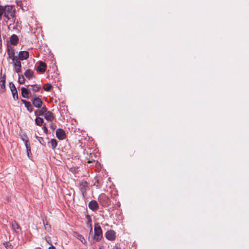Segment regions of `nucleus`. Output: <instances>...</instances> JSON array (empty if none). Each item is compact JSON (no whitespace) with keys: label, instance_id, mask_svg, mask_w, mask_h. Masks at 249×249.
Wrapping results in <instances>:
<instances>
[{"label":"nucleus","instance_id":"4","mask_svg":"<svg viewBox=\"0 0 249 249\" xmlns=\"http://www.w3.org/2000/svg\"><path fill=\"white\" fill-rule=\"evenodd\" d=\"M7 52L9 58L11 59L13 61H15L16 59H18L17 57L15 56L14 50L11 46H8Z\"/></svg>","mask_w":249,"mask_h":249},{"label":"nucleus","instance_id":"26","mask_svg":"<svg viewBox=\"0 0 249 249\" xmlns=\"http://www.w3.org/2000/svg\"><path fill=\"white\" fill-rule=\"evenodd\" d=\"M51 144L52 148L54 149L57 145V142L56 140L53 139L51 141Z\"/></svg>","mask_w":249,"mask_h":249},{"label":"nucleus","instance_id":"39","mask_svg":"<svg viewBox=\"0 0 249 249\" xmlns=\"http://www.w3.org/2000/svg\"><path fill=\"white\" fill-rule=\"evenodd\" d=\"M46 241L50 245H52L51 243H50L49 240H48L47 238H46Z\"/></svg>","mask_w":249,"mask_h":249},{"label":"nucleus","instance_id":"30","mask_svg":"<svg viewBox=\"0 0 249 249\" xmlns=\"http://www.w3.org/2000/svg\"><path fill=\"white\" fill-rule=\"evenodd\" d=\"M21 139L23 142V140H26L27 143H29L28 138L26 134H23L22 135H21Z\"/></svg>","mask_w":249,"mask_h":249},{"label":"nucleus","instance_id":"40","mask_svg":"<svg viewBox=\"0 0 249 249\" xmlns=\"http://www.w3.org/2000/svg\"><path fill=\"white\" fill-rule=\"evenodd\" d=\"M99 249H104V248H103V247H100V248H99Z\"/></svg>","mask_w":249,"mask_h":249},{"label":"nucleus","instance_id":"17","mask_svg":"<svg viewBox=\"0 0 249 249\" xmlns=\"http://www.w3.org/2000/svg\"><path fill=\"white\" fill-rule=\"evenodd\" d=\"M21 95L23 97L28 98L29 97V89L27 88L22 87L21 88Z\"/></svg>","mask_w":249,"mask_h":249},{"label":"nucleus","instance_id":"8","mask_svg":"<svg viewBox=\"0 0 249 249\" xmlns=\"http://www.w3.org/2000/svg\"><path fill=\"white\" fill-rule=\"evenodd\" d=\"M13 62L15 71L17 73L20 72L21 71V67L20 61L18 59H17L15 60V61H13Z\"/></svg>","mask_w":249,"mask_h":249},{"label":"nucleus","instance_id":"28","mask_svg":"<svg viewBox=\"0 0 249 249\" xmlns=\"http://www.w3.org/2000/svg\"><path fill=\"white\" fill-rule=\"evenodd\" d=\"M12 93L13 95V98L15 100H18V94L17 90L12 91Z\"/></svg>","mask_w":249,"mask_h":249},{"label":"nucleus","instance_id":"9","mask_svg":"<svg viewBox=\"0 0 249 249\" xmlns=\"http://www.w3.org/2000/svg\"><path fill=\"white\" fill-rule=\"evenodd\" d=\"M29 57V53L27 51H20L18 53V58L21 60L27 59Z\"/></svg>","mask_w":249,"mask_h":249},{"label":"nucleus","instance_id":"14","mask_svg":"<svg viewBox=\"0 0 249 249\" xmlns=\"http://www.w3.org/2000/svg\"><path fill=\"white\" fill-rule=\"evenodd\" d=\"M18 37L16 35H13L10 37V42L12 45H16L18 43Z\"/></svg>","mask_w":249,"mask_h":249},{"label":"nucleus","instance_id":"38","mask_svg":"<svg viewBox=\"0 0 249 249\" xmlns=\"http://www.w3.org/2000/svg\"><path fill=\"white\" fill-rule=\"evenodd\" d=\"M113 249H122L117 246H115L113 247Z\"/></svg>","mask_w":249,"mask_h":249},{"label":"nucleus","instance_id":"1","mask_svg":"<svg viewBox=\"0 0 249 249\" xmlns=\"http://www.w3.org/2000/svg\"><path fill=\"white\" fill-rule=\"evenodd\" d=\"M15 14L16 9L14 6L0 5V20L2 19V17L3 15L4 20L8 26L11 25L15 22Z\"/></svg>","mask_w":249,"mask_h":249},{"label":"nucleus","instance_id":"21","mask_svg":"<svg viewBox=\"0 0 249 249\" xmlns=\"http://www.w3.org/2000/svg\"><path fill=\"white\" fill-rule=\"evenodd\" d=\"M25 76L28 79H30L33 75V72L31 70H27L24 73Z\"/></svg>","mask_w":249,"mask_h":249},{"label":"nucleus","instance_id":"12","mask_svg":"<svg viewBox=\"0 0 249 249\" xmlns=\"http://www.w3.org/2000/svg\"><path fill=\"white\" fill-rule=\"evenodd\" d=\"M47 111L46 107H42L40 109L35 111V114L36 116H44L45 113Z\"/></svg>","mask_w":249,"mask_h":249},{"label":"nucleus","instance_id":"32","mask_svg":"<svg viewBox=\"0 0 249 249\" xmlns=\"http://www.w3.org/2000/svg\"><path fill=\"white\" fill-rule=\"evenodd\" d=\"M36 138L37 139L38 141L40 142V143H41V144H43V142L44 141L43 138L36 136Z\"/></svg>","mask_w":249,"mask_h":249},{"label":"nucleus","instance_id":"27","mask_svg":"<svg viewBox=\"0 0 249 249\" xmlns=\"http://www.w3.org/2000/svg\"><path fill=\"white\" fill-rule=\"evenodd\" d=\"M52 88V85L50 84H47L44 85L43 89L44 90L46 91H49L51 90Z\"/></svg>","mask_w":249,"mask_h":249},{"label":"nucleus","instance_id":"20","mask_svg":"<svg viewBox=\"0 0 249 249\" xmlns=\"http://www.w3.org/2000/svg\"><path fill=\"white\" fill-rule=\"evenodd\" d=\"M86 218L87 220V224L88 226L90 227V233H91L92 231V224H91V219L89 215H87Z\"/></svg>","mask_w":249,"mask_h":249},{"label":"nucleus","instance_id":"33","mask_svg":"<svg viewBox=\"0 0 249 249\" xmlns=\"http://www.w3.org/2000/svg\"><path fill=\"white\" fill-rule=\"evenodd\" d=\"M50 127L52 129L54 130L56 128V125L55 124H53L52 122L50 124Z\"/></svg>","mask_w":249,"mask_h":249},{"label":"nucleus","instance_id":"31","mask_svg":"<svg viewBox=\"0 0 249 249\" xmlns=\"http://www.w3.org/2000/svg\"><path fill=\"white\" fill-rule=\"evenodd\" d=\"M18 81H19V83H20V84L24 83V77L22 75L21 76H19V77Z\"/></svg>","mask_w":249,"mask_h":249},{"label":"nucleus","instance_id":"25","mask_svg":"<svg viewBox=\"0 0 249 249\" xmlns=\"http://www.w3.org/2000/svg\"><path fill=\"white\" fill-rule=\"evenodd\" d=\"M40 87L37 85L32 86L31 88L29 89V90H32L34 92H37L38 91Z\"/></svg>","mask_w":249,"mask_h":249},{"label":"nucleus","instance_id":"11","mask_svg":"<svg viewBox=\"0 0 249 249\" xmlns=\"http://www.w3.org/2000/svg\"><path fill=\"white\" fill-rule=\"evenodd\" d=\"M80 187L82 193L83 194L86 192L87 188H88V182L86 181L82 180L80 183Z\"/></svg>","mask_w":249,"mask_h":249},{"label":"nucleus","instance_id":"18","mask_svg":"<svg viewBox=\"0 0 249 249\" xmlns=\"http://www.w3.org/2000/svg\"><path fill=\"white\" fill-rule=\"evenodd\" d=\"M23 142L24 143L25 146L26 147L27 154L28 157L30 159V154L31 153V147L29 143H27L26 140H23Z\"/></svg>","mask_w":249,"mask_h":249},{"label":"nucleus","instance_id":"7","mask_svg":"<svg viewBox=\"0 0 249 249\" xmlns=\"http://www.w3.org/2000/svg\"><path fill=\"white\" fill-rule=\"evenodd\" d=\"M89 208L93 211H96L98 209V204L95 200H91L89 203Z\"/></svg>","mask_w":249,"mask_h":249},{"label":"nucleus","instance_id":"6","mask_svg":"<svg viewBox=\"0 0 249 249\" xmlns=\"http://www.w3.org/2000/svg\"><path fill=\"white\" fill-rule=\"evenodd\" d=\"M56 135L59 140H63L65 138L66 134L65 131L62 129H57L56 131Z\"/></svg>","mask_w":249,"mask_h":249},{"label":"nucleus","instance_id":"15","mask_svg":"<svg viewBox=\"0 0 249 249\" xmlns=\"http://www.w3.org/2000/svg\"><path fill=\"white\" fill-rule=\"evenodd\" d=\"M44 116L46 120L50 122H52L53 120L54 119L53 113L50 111H47Z\"/></svg>","mask_w":249,"mask_h":249},{"label":"nucleus","instance_id":"29","mask_svg":"<svg viewBox=\"0 0 249 249\" xmlns=\"http://www.w3.org/2000/svg\"><path fill=\"white\" fill-rule=\"evenodd\" d=\"M10 89H11V92L14 91L15 90H17L15 86L12 83H10Z\"/></svg>","mask_w":249,"mask_h":249},{"label":"nucleus","instance_id":"23","mask_svg":"<svg viewBox=\"0 0 249 249\" xmlns=\"http://www.w3.org/2000/svg\"><path fill=\"white\" fill-rule=\"evenodd\" d=\"M43 224L44 226L45 229L49 232L51 230V227L50 225H49L48 224L47 221H45L44 220H43Z\"/></svg>","mask_w":249,"mask_h":249},{"label":"nucleus","instance_id":"35","mask_svg":"<svg viewBox=\"0 0 249 249\" xmlns=\"http://www.w3.org/2000/svg\"><path fill=\"white\" fill-rule=\"evenodd\" d=\"M5 247L7 248V249H12V246L11 245H7L5 246Z\"/></svg>","mask_w":249,"mask_h":249},{"label":"nucleus","instance_id":"19","mask_svg":"<svg viewBox=\"0 0 249 249\" xmlns=\"http://www.w3.org/2000/svg\"><path fill=\"white\" fill-rule=\"evenodd\" d=\"M75 237L77 239L80 240L81 241V242L82 243H83V244H86V241L83 235L80 234L79 233H78L77 232H76L75 233Z\"/></svg>","mask_w":249,"mask_h":249},{"label":"nucleus","instance_id":"24","mask_svg":"<svg viewBox=\"0 0 249 249\" xmlns=\"http://www.w3.org/2000/svg\"><path fill=\"white\" fill-rule=\"evenodd\" d=\"M5 77H0V86L2 89L5 88Z\"/></svg>","mask_w":249,"mask_h":249},{"label":"nucleus","instance_id":"37","mask_svg":"<svg viewBox=\"0 0 249 249\" xmlns=\"http://www.w3.org/2000/svg\"><path fill=\"white\" fill-rule=\"evenodd\" d=\"M48 249H55V248L52 245H51V246Z\"/></svg>","mask_w":249,"mask_h":249},{"label":"nucleus","instance_id":"22","mask_svg":"<svg viewBox=\"0 0 249 249\" xmlns=\"http://www.w3.org/2000/svg\"><path fill=\"white\" fill-rule=\"evenodd\" d=\"M35 122L36 125L38 126H41L43 123V120L41 118L37 117L35 119Z\"/></svg>","mask_w":249,"mask_h":249},{"label":"nucleus","instance_id":"36","mask_svg":"<svg viewBox=\"0 0 249 249\" xmlns=\"http://www.w3.org/2000/svg\"><path fill=\"white\" fill-rule=\"evenodd\" d=\"M43 129L45 133H47V128H46V126H43Z\"/></svg>","mask_w":249,"mask_h":249},{"label":"nucleus","instance_id":"34","mask_svg":"<svg viewBox=\"0 0 249 249\" xmlns=\"http://www.w3.org/2000/svg\"><path fill=\"white\" fill-rule=\"evenodd\" d=\"M16 3L17 4L18 6L20 7L21 8H22V2L21 0H17L16 1Z\"/></svg>","mask_w":249,"mask_h":249},{"label":"nucleus","instance_id":"2","mask_svg":"<svg viewBox=\"0 0 249 249\" xmlns=\"http://www.w3.org/2000/svg\"><path fill=\"white\" fill-rule=\"evenodd\" d=\"M93 239L96 242L100 241L103 237V232L101 226L98 223L94 224Z\"/></svg>","mask_w":249,"mask_h":249},{"label":"nucleus","instance_id":"3","mask_svg":"<svg viewBox=\"0 0 249 249\" xmlns=\"http://www.w3.org/2000/svg\"><path fill=\"white\" fill-rule=\"evenodd\" d=\"M106 237L110 241H113L116 238V232L113 230L107 231L105 234Z\"/></svg>","mask_w":249,"mask_h":249},{"label":"nucleus","instance_id":"13","mask_svg":"<svg viewBox=\"0 0 249 249\" xmlns=\"http://www.w3.org/2000/svg\"><path fill=\"white\" fill-rule=\"evenodd\" d=\"M12 225L13 229L17 233H19L21 232V228L16 221H13L12 222Z\"/></svg>","mask_w":249,"mask_h":249},{"label":"nucleus","instance_id":"16","mask_svg":"<svg viewBox=\"0 0 249 249\" xmlns=\"http://www.w3.org/2000/svg\"><path fill=\"white\" fill-rule=\"evenodd\" d=\"M21 102L24 104L28 111H29L30 112H32L33 111V107L30 102L23 99L21 100Z\"/></svg>","mask_w":249,"mask_h":249},{"label":"nucleus","instance_id":"5","mask_svg":"<svg viewBox=\"0 0 249 249\" xmlns=\"http://www.w3.org/2000/svg\"><path fill=\"white\" fill-rule=\"evenodd\" d=\"M32 102L34 106L37 108H40L43 103L41 100L38 97L33 98Z\"/></svg>","mask_w":249,"mask_h":249},{"label":"nucleus","instance_id":"10","mask_svg":"<svg viewBox=\"0 0 249 249\" xmlns=\"http://www.w3.org/2000/svg\"><path fill=\"white\" fill-rule=\"evenodd\" d=\"M46 64L42 61H40L38 63V66H37V70L41 72H44L46 70Z\"/></svg>","mask_w":249,"mask_h":249}]
</instances>
